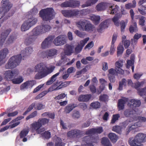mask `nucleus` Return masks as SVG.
Returning <instances> with one entry per match:
<instances>
[{
  "label": "nucleus",
  "mask_w": 146,
  "mask_h": 146,
  "mask_svg": "<svg viewBox=\"0 0 146 146\" xmlns=\"http://www.w3.org/2000/svg\"><path fill=\"white\" fill-rule=\"evenodd\" d=\"M51 29V27L50 25L42 24L34 29L33 30V32L34 35H38L49 31Z\"/></svg>",
  "instance_id": "obj_6"
},
{
  "label": "nucleus",
  "mask_w": 146,
  "mask_h": 146,
  "mask_svg": "<svg viewBox=\"0 0 146 146\" xmlns=\"http://www.w3.org/2000/svg\"><path fill=\"white\" fill-rule=\"evenodd\" d=\"M110 3L107 2H102L98 4L96 7V9L98 11L104 10L106 8L110 7Z\"/></svg>",
  "instance_id": "obj_16"
},
{
  "label": "nucleus",
  "mask_w": 146,
  "mask_h": 146,
  "mask_svg": "<svg viewBox=\"0 0 146 146\" xmlns=\"http://www.w3.org/2000/svg\"><path fill=\"white\" fill-rule=\"evenodd\" d=\"M94 26L90 22L88 21L86 25L84 27V30L87 32L92 31Z\"/></svg>",
  "instance_id": "obj_34"
},
{
  "label": "nucleus",
  "mask_w": 146,
  "mask_h": 146,
  "mask_svg": "<svg viewBox=\"0 0 146 146\" xmlns=\"http://www.w3.org/2000/svg\"><path fill=\"white\" fill-rule=\"evenodd\" d=\"M83 135L82 131L78 129H74L67 132V136L71 138H77L81 137Z\"/></svg>",
  "instance_id": "obj_9"
},
{
  "label": "nucleus",
  "mask_w": 146,
  "mask_h": 146,
  "mask_svg": "<svg viewBox=\"0 0 146 146\" xmlns=\"http://www.w3.org/2000/svg\"><path fill=\"white\" fill-rule=\"evenodd\" d=\"M37 115V111H35L31 113L26 118V120H28L31 118H33L36 116Z\"/></svg>",
  "instance_id": "obj_55"
},
{
  "label": "nucleus",
  "mask_w": 146,
  "mask_h": 146,
  "mask_svg": "<svg viewBox=\"0 0 146 146\" xmlns=\"http://www.w3.org/2000/svg\"><path fill=\"white\" fill-rule=\"evenodd\" d=\"M36 84L35 81L34 80H28L23 83L20 86L21 90L28 89V88H31Z\"/></svg>",
  "instance_id": "obj_15"
},
{
  "label": "nucleus",
  "mask_w": 146,
  "mask_h": 146,
  "mask_svg": "<svg viewBox=\"0 0 146 146\" xmlns=\"http://www.w3.org/2000/svg\"><path fill=\"white\" fill-rule=\"evenodd\" d=\"M136 111L132 108H129L125 110L124 111V116L127 117H132L135 115Z\"/></svg>",
  "instance_id": "obj_18"
},
{
  "label": "nucleus",
  "mask_w": 146,
  "mask_h": 146,
  "mask_svg": "<svg viewBox=\"0 0 146 146\" xmlns=\"http://www.w3.org/2000/svg\"><path fill=\"white\" fill-rule=\"evenodd\" d=\"M35 106V103H33L30 106H29L27 110L23 113V115H26L29 112L33 109Z\"/></svg>",
  "instance_id": "obj_56"
},
{
  "label": "nucleus",
  "mask_w": 146,
  "mask_h": 146,
  "mask_svg": "<svg viewBox=\"0 0 146 146\" xmlns=\"http://www.w3.org/2000/svg\"><path fill=\"white\" fill-rule=\"evenodd\" d=\"M108 21L107 20L102 22L100 25L99 28L97 29V31L98 32L101 33L104 29L108 27Z\"/></svg>",
  "instance_id": "obj_20"
},
{
  "label": "nucleus",
  "mask_w": 146,
  "mask_h": 146,
  "mask_svg": "<svg viewBox=\"0 0 146 146\" xmlns=\"http://www.w3.org/2000/svg\"><path fill=\"white\" fill-rule=\"evenodd\" d=\"M0 10L5 13L8 12L13 6V4L9 0H2Z\"/></svg>",
  "instance_id": "obj_7"
},
{
  "label": "nucleus",
  "mask_w": 146,
  "mask_h": 146,
  "mask_svg": "<svg viewBox=\"0 0 146 146\" xmlns=\"http://www.w3.org/2000/svg\"><path fill=\"white\" fill-rule=\"evenodd\" d=\"M23 79L22 77L13 79L12 80V83L14 84H19L22 82L23 81Z\"/></svg>",
  "instance_id": "obj_46"
},
{
  "label": "nucleus",
  "mask_w": 146,
  "mask_h": 146,
  "mask_svg": "<svg viewBox=\"0 0 146 146\" xmlns=\"http://www.w3.org/2000/svg\"><path fill=\"white\" fill-rule=\"evenodd\" d=\"M112 130L117 133L120 134L121 132V127L120 126H115L113 127Z\"/></svg>",
  "instance_id": "obj_47"
},
{
  "label": "nucleus",
  "mask_w": 146,
  "mask_h": 146,
  "mask_svg": "<svg viewBox=\"0 0 146 146\" xmlns=\"http://www.w3.org/2000/svg\"><path fill=\"white\" fill-rule=\"evenodd\" d=\"M127 22L126 23L124 21H121L120 23V29L121 32H124L126 26Z\"/></svg>",
  "instance_id": "obj_49"
},
{
  "label": "nucleus",
  "mask_w": 146,
  "mask_h": 146,
  "mask_svg": "<svg viewBox=\"0 0 146 146\" xmlns=\"http://www.w3.org/2000/svg\"><path fill=\"white\" fill-rule=\"evenodd\" d=\"M145 17L143 16H140V17L139 18V24L140 25L142 26L145 25Z\"/></svg>",
  "instance_id": "obj_52"
},
{
  "label": "nucleus",
  "mask_w": 146,
  "mask_h": 146,
  "mask_svg": "<svg viewBox=\"0 0 146 146\" xmlns=\"http://www.w3.org/2000/svg\"><path fill=\"white\" fill-rule=\"evenodd\" d=\"M31 127L32 129L35 130L36 133L38 134H40L45 130L44 128H40L41 127V125L38 122V121L32 123L31 125Z\"/></svg>",
  "instance_id": "obj_12"
},
{
  "label": "nucleus",
  "mask_w": 146,
  "mask_h": 146,
  "mask_svg": "<svg viewBox=\"0 0 146 146\" xmlns=\"http://www.w3.org/2000/svg\"><path fill=\"white\" fill-rule=\"evenodd\" d=\"M19 74L17 70H14L12 71L8 70L5 72L4 73L5 78L7 80H10L15 76H16Z\"/></svg>",
  "instance_id": "obj_10"
},
{
  "label": "nucleus",
  "mask_w": 146,
  "mask_h": 146,
  "mask_svg": "<svg viewBox=\"0 0 146 146\" xmlns=\"http://www.w3.org/2000/svg\"><path fill=\"white\" fill-rule=\"evenodd\" d=\"M9 53L7 48H5L0 51V64H1L2 61L6 56Z\"/></svg>",
  "instance_id": "obj_25"
},
{
  "label": "nucleus",
  "mask_w": 146,
  "mask_h": 146,
  "mask_svg": "<svg viewBox=\"0 0 146 146\" xmlns=\"http://www.w3.org/2000/svg\"><path fill=\"white\" fill-rule=\"evenodd\" d=\"M138 140L136 139V137L134 138H130L129 140V143L131 146H141V143H139Z\"/></svg>",
  "instance_id": "obj_22"
},
{
  "label": "nucleus",
  "mask_w": 146,
  "mask_h": 146,
  "mask_svg": "<svg viewBox=\"0 0 146 146\" xmlns=\"http://www.w3.org/2000/svg\"><path fill=\"white\" fill-rule=\"evenodd\" d=\"M88 21L86 20H80L76 23V24L79 27L84 29Z\"/></svg>",
  "instance_id": "obj_30"
},
{
  "label": "nucleus",
  "mask_w": 146,
  "mask_h": 146,
  "mask_svg": "<svg viewBox=\"0 0 146 146\" xmlns=\"http://www.w3.org/2000/svg\"><path fill=\"white\" fill-rule=\"evenodd\" d=\"M129 101H118L117 104V108L118 110H123L125 108V104Z\"/></svg>",
  "instance_id": "obj_38"
},
{
  "label": "nucleus",
  "mask_w": 146,
  "mask_h": 146,
  "mask_svg": "<svg viewBox=\"0 0 146 146\" xmlns=\"http://www.w3.org/2000/svg\"><path fill=\"white\" fill-rule=\"evenodd\" d=\"M73 48L72 46L71 45H66V49L64 50V53L66 55H70L72 53Z\"/></svg>",
  "instance_id": "obj_36"
},
{
  "label": "nucleus",
  "mask_w": 146,
  "mask_h": 146,
  "mask_svg": "<svg viewBox=\"0 0 146 146\" xmlns=\"http://www.w3.org/2000/svg\"><path fill=\"white\" fill-rule=\"evenodd\" d=\"M129 31L131 33H133L134 32L136 33L138 31L137 23L134 22L133 25H131L129 28Z\"/></svg>",
  "instance_id": "obj_31"
},
{
  "label": "nucleus",
  "mask_w": 146,
  "mask_h": 146,
  "mask_svg": "<svg viewBox=\"0 0 146 146\" xmlns=\"http://www.w3.org/2000/svg\"><path fill=\"white\" fill-rule=\"evenodd\" d=\"M38 121L41 125L42 127V125H45L48 124L49 122V119L46 118H41L39 119Z\"/></svg>",
  "instance_id": "obj_44"
},
{
  "label": "nucleus",
  "mask_w": 146,
  "mask_h": 146,
  "mask_svg": "<svg viewBox=\"0 0 146 146\" xmlns=\"http://www.w3.org/2000/svg\"><path fill=\"white\" fill-rule=\"evenodd\" d=\"M108 98V96L106 94L101 95L99 97L100 100H107Z\"/></svg>",
  "instance_id": "obj_59"
},
{
  "label": "nucleus",
  "mask_w": 146,
  "mask_h": 146,
  "mask_svg": "<svg viewBox=\"0 0 146 146\" xmlns=\"http://www.w3.org/2000/svg\"><path fill=\"white\" fill-rule=\"evenodd\" d=\"M11 30L10 29H9L3 32L1 35V42H3L5 40L6 38L9 34L11 32Z\"/></svg>",
  "instance_id": "obj_24"
},
{
  "label": "nucleus",
  "mask_w": 146,
  "mask_h": 146,
  "mask_svg": "<svg viewBox=\"0 0 146 146\" xmlns=\"http://www.w3.org/2000/svg\"><path fill=\"white\" fill-rule=\"evenodd\" d=\"M127 80L125 78H123L121 80V81L119 82V87L118 90H123V86H126Z\"/></svg>",
  "instance_id": "obj_41"
},
{
  "label": "nucleus",
  "mask_w": 146,
  "mask_h": 146,
  "mask_svg": "<svg viewBox=\"0 0 146 146\" xmlns=\"http://www.w3.org/2000/svg\"><path fill=\"white\" fill-rule=\"evenodd\" d=\"M92 97L90 94L81 95L78 98V100H89Z\"/></svg>",
  "instance_id": "obj_32"
},
{
  "label": "nucleus",
  "mask_w": 146,
  "mask_h": 146,
  "mask_svg": "<svg viewBox=\"0 0 146 146\" xmlns=\"http://www.w3.org/2000/svg\"><path fill=\"white\" fill-rule=\"evenodd\" d=\"M89 40V38H86L83 40H81L80 41V45L83 47L85 44Z\"/></svg>",
  "instance_id": "obj_64"
},
{
  "label": "nucleus",
  "mask_w": 146,
  "mask_h": 146,
  "mask_svg": "<svg viewBox=\"0 0 146 146\" xmlns=\"http://www.w3.org/2000/svg\"><path fill=\"white\" fill-rule=\"evenodd\" d=\"M78 105L76 104H73L72 105H69L65 109V112L66 113H70L74 108L76 107Z\"/></svg>",
  "instance_id": "obj_37"
},
{
  "label": "nucleus",
  "mask_w": 146,
  "mask_h": 146,
  "mask_svg": "<svg viewBox=\"0 0 146 146\" xmlns=\"http://www.w3.org/2000/svg\"><path fill=\"white\" fill-rule=\"evenodd\" d=\"M54 69V67L47 69L46 66L43 63L37 64L34 67L35 72H38L35 76V79L39 80L45 77L52 73Z\"/></svg>",
  "instance_id": "obj_1"
},
{
  "label": "nucleus",
  "mask_w": 146,
  "mask_h": 146,
  "mask_svg": "<svg viewBox=\"0 0 146 146\" xmlns=\"http://www.w3.org/2000/svg\"><path fill=\"white\" fill-rule=\"evenodd\" d=\"M80 1L73 0H69L66 1L60 5L62 7H71L73 8L78 7L80 5Z\"/></svg>",
  "instance_id": "obj_8"
},
{
  "label": "nucleus",
  "mask_w": 146,
  "mask_h": 146,
  "mask_svg": "<svg viewBox=\"0 0 146 146\" xmlns=\"http://www.w3.org/2000/svg\"><path fill=\"white\" fill-rule=\"evenodd\" d=\"M54 38L52 36H50L46 38L42 42L41 44V47L42 49H46L49 48Z\"/></svg>",
  "instance_id": "obj_13"
},
{
  "label": "nucleus",
  "mask_w": 146,
  "mask_h": 146,
  "mask_svg": "<svg viewBox=\"0 0 146 146\" xmlns=\"http://www.w3.org/2000/svg\"><path fill=\"white\" fill-rule=\"evenodd\" d=\"M87 10L83 9L81 10L77 9L64 10L61 11L63 15L66 17H80L87 14Z\"/></svg>",
  "instance_id": "obj_2"
},
{
  "label": "nucleus",
  "mask_w": 146,
  "mask_h": 146,
  "mask_svg": "<svg viewBox=\"0 0 146 146\" xmlns=\"http://www.w3.org/2000/svg\"><path fill=\"white\" fill-rule=\"evenodd\" d=\"M102 143L104 146H111V145L110 141L108 138L103 137L101 141Z\"/></svg>",
  "instance_id": "obj_42"
},
{
  "label": "nucleus",
  "mask_w": 146,
  "mask_h": 146,
  "mask_svg": "<svg viewBox=\"0 0 146 146\" xmlns=\"http://www.w3.org/2000/svg\"><path fill=\"white\" fill-rule=\"evenodd\" d=\"M121 67H115V69L116 72L121 74H123L124 73V70L121 68Z\"/></svg>",
  "instance_id": "obj_58"
},
{
  "label": "nucleus",
  "mask_w": 146,
  "mask_h": 146,
  "mask_svg": "<svg viewBox=\"0 0 146 146\" xmlns=\"http://www.w3.org/2000/svg\"><path fill=\"white\" fill-rule=\"evenodd\" d=\"M98 0H87L85 4L82 5V8L88 7L93 5L96 3Z\"/></svg>",
  "instance_id": "obj_28"
},
{
  "label": "nucleus",
  "mask_w": 146,
  "mask_h": 146,
  "mask_svg": "<svg viewBox=\"0 0 146 146\" xmlns=\"http://www.w3.org/2000/svg\"><path fill=\"white\" fill-rule=\"evenodd\" d=\"M65 143L62 142L60 137H57L55 141V146H65Z\"/></svg>",
  "instance_id": "obj_39"
},
{
  "label": "nucleus",
  "mask_w": 146,
  "mask_h": 146,
  "mask_svg": "<svg viewBox=\"0 0 146 146\" xmlns=\"http://www.w3.org/2000/svg\"><path fill=\"white\" fill-rule=\"evenodd\" d=\"M28 18V19L24 22L21 26V29L22 31H25L29 30L37 21L36 18L31 15H29Z\"/></svg>",
  "instance_id": "obj_5"
},
{
  "label": "nucleus",
  "mask_w": 146,
  "mask_h": 146,
  "mask_svg": "<svg viewBox=\"0 0 146 146\" xmlns=\"http://www.w3.org/2000/svg\"><path fill=\"white\" fill-rule=\"evenodd\" d=\"M53 43L56 46L62 45L66 43V38L64 35H60L55 38Z\"/></svg>",
  "instance_id": "obj_11"
},
{
  "label": "nucleus",
  "mask_w": 146,
  "mask_h": 146,
  "mask_svg": "<svg viewBox=\"0 0 146 146\" xmlns=\"http://www.w3.org/2000/svg\"><path fill=\"white\" fill-rule=\"evenodd\" d=\"M91 107L94 109H97L100 108V102L98 101H96L92 103L90 105Z\"/></svg>",
  "instance_id": "obj_50"
},
{
  "label": "nucleus",
  "mask_w": 146,
  "mask_h": 146,
  "mask_svg": "<svg viewBox=\"0 0 146 146\" xmlns=\"http://www.w3.org/2000/svg\"><path fill=\"white\" fill-rule=\"evenodd\" d=\"M36 108L38 110H41L45 108V106L41 104H38L35 106Z\"/></svg>",
  "instance_id": "obj_63"
},
{
  "label": "nucleus",
  "mask_w": 146,
  "mask_h": 146,
  "mask_svg": "<svg viewBox=\"0 0 146 146\" xmlns=\"http://www.w3.org/2000/svg\"><path fill=\"white\" fill-rule=\"evenodd\" d=\"M136 139L138 140L139 142L141 143L146 141V134L139 133L135 136Z\"/></svg>",
  "instance_id": "obj_21"
},
{
  "label": "nucleus",
  "mask_w": 146,
  "mask_h": 146,
  "mask_svg": "<svg viewBox=\"0 0 146 146\" xmlns=\"http://www.w3.org/2000/svg\"><path fill=\"white\" fill-rule=\"evenodd\" d=\"M39 14L43 21H48L53 19L55 15V12L52 8H48L42 9L40 11Z\"/></svg>",
  "instance_id": "obj_3"
},
{
  "label": "nucleus",
  "mask_w": 146,
  "mask_h": 146,
  "mask_svg": "<svg viewBox=\"0 0 146 146\" xmlns=\"http://www.w3.org/2000/svg\"><path fill=\"white\" fill-rule=\"evenodd\" d=\"M110 7H109L108 8L110 9L111 10V11L110 14H114L117 13L119 9V7L116 5L114 6V5H111L110 4Z\"/></svg>",
  "instance_id": "obj_35"
},
{
  "label": "nucleus",
  "mask_w": 146,
  "mask_h": 146,
  "mask_svg": "<svg viewBox=\"0 0 146 146\" xmlns=\"http://www.w3.org/2000/svg\"><path fill=\"white\" fill-rule=\"evenodd\" d=\"M80 113L78 111H76L74 112L72 117L74 118L78 119L80 117Z\"/></svg>",
  "instance_id": "obj_60"
},
{
  "label": "nucleus",
  "mask_w": 146,
  "mask_h": 146,
  "mask_svg": "<svg viewBox=\"0 0 146 146\" xmlns=\"http://www.w3.org/2000/svg\"><path fill=\"white\" fill-rule=\"evenodd\" d=\"M120 115L118 114L113 115L111 120V123H115L117 120L118 119Z\"/></svg>",
  "instance_id": "obj_54"
},
{
  "label": "nucleus",
  "mask_w": 146,
  "mask_h": 146,
  "mask_svg": "<svg viewBox=\"0 0 146 146\" xmlns=\"http://www.w3.org/2000/svg\"><path fill=\"white\" fill-rule=\"evenodd\" d=\"M124 47L122 45L119 44L117 48V52L118 57L121 55L124 51Z\"/></svg>",
  "instance_id": "obj_43"
},
{
  "label": "nucleus",
  "mask_w": 146,
  "mask_h": 146,
  "mask_svg": "<svg viewBox=\"0 0 146 146\" xmlns=\"http://www.w3.org/2000/svg\"><path fill=\"white\" fill-rule=\"evenodd\" d=\"M91 19L94 23L96 25L99 23L100 18V16L94 15L91 17Z\"/></svg>",
  "instance_id": "obj_40"
},
{
  "label": "nucleus",
  "mask_w": 146,
  "mask_h": 146,
  "mask_svg": "<svg viewBox=\"0 0 146 146\" xmlns=\"http://www.w3.org/2000/svg\"><path fill=\"white\" fill-rule=\"evenodd\" d=\"M142 35L141 34H138L136 33L133 36V39H131V41H134V43L137 42L138 40L141 37Z\"/></svg>",
  "instance_id": "obj_48"
},
{
  "label": "nucleus",
  "mask_w": 146,
  "mask_h": 146,
  "mask_svg": "<svg viewBox=\"0 0 146 146\" xmlns=\"http://www.w3.org/2000/svg\"><path fill=\"white\" fill-rule=\"evenodd\" d=\"M65 69V68L64 67H61L59 70V72L53 75L50 78V79L47 82L46 85H49L54 82L56 79V77L59 74L60 72H63Z\"/></svg>",
  "instance_id": "obj_17"
},
{
  "label": "nucleus",
  "mask_w": 146,
  "mask_h": 146,
  "mask_svg": "<svg viewBox=\"0 0 146 146\" xmlns=\"http://www.w3.org/2000/svg\"><path fill=\"white\" fill-rule=\"evenodd\" d=\"M93 137L92 136H87L84 137V141L87 143H96L97 142V137L96 138H95L94 139H93Z\"/></svg>",
  "instance_id": "obj_23"
},
{
  "label": "nucleus",
  "mask_w": 146,
  "mask_h": 146,
  "mask_svg": "<svg viewBox=\"0 0 146 146\" xmlns=\"http://www.w3.org/2000/svg\"><path fill=\"white\" fill-rule=\"evenodd\" d=\"M28 131L27 130H23L20 133V136L21 138H23L25 137L27 134Z\"/></svg>",
  "instance_id": "obj_57"
},
{
  "label": "nucleus",
  "mask_w": 146,
  "mask_h": 146,
  "mask_svg": "<svg viewBox=\"0 0 146 146\" xmlns=\"http://www.w3.org/2000/svg\"><path fill=\"white\" fill-rule=\"evenodd\" d=\"M42 137L46 139H48L51 137V133L48 131H45L44 132L41 134Z\"/></svg>",
  "instance_id": "obj_51"
},
{
  "label": "nucleus",
  "mask_w": 146,
  "mask_h": 146,
  "mask_svg": "<svg viewBox=\"0 0 146 146\" xmlns=\"http://www.w3.org/2000/svg\"><path fill=\"white\" fill-rule=\"evenodd\" d=\"M146 87L145 88L140 89L138 90V92L139 94L141 96H142L143 95H145L146 93Z\"/></svg>",
  "instance_id": "obj_53"
},
{
  "label": "nucleus",
  "mask_w": 146,
  "mask_h": 146,
  "mask_svg": "<svg viewBox=\"0 0 146 146\" xmlns=\"http://www.w3.org/2000/svg\"><path fill=\"white\" fill-rule=\"evenodd\" d=\"M21 54H18L13 56L9 60L5 66L6 69H12L15 68L19 65L21 60Z\"/></svg>",
  "instance_id": "obj_4"
},
{
  "label": "nucleus",
  "mask_w": 146,
  "mask_h": 146,
  "mask_svg": "<svg viewBox=\"0 0 146 146\" xmlns=\"http://www.w3.org/2000/svg\"><path fill=\"white\" fill-rule=\"evenodd\" d=\"M122 16V15L120 13H117L112 18V21L113 22L115 25L116 26H119V23L118 21L119 19Z\"/></svg>",
  "instance_id": "obj_27"
},
{
  "label": "nucleus",
  "mask_w": 146,
  "mask_h": 146,
  "mask_svg": "<svg viewBox=\"0 0 146 146\" xmlns=\"http://www.w3.org/2000/svg\"><path fill=\"white\" fill-rule=\"evenodd\" d=\"M35 36L36 35H34L33 33V35L30 36L26 39L25 43L26 45H29L34 42L35 39Z\"/></svg>",
  "instance_id": "obj_29"
},
{
  "label": "nucleus",
  "mask_w": 146,
  "mask_h": 146,
  "mask_svg": "<svg viewBox=\"0 0 146 146\" xmlns=\"http://www.w3.org/2000/svg\"><path fill=\"white\" fill-rule=\"evenodd\" d=\"M108 137L111 141L113 143H115L118 138V136L115 134L113 133H109Z\"/></svg>",
  "instance_id": "obj_33"
},
{
  "label": "nucleus",
  "mask_w": 146,
  "mask_h": 146,
  "mask_svg": "<svg viewBox=\"0 0 146 146\" xmlns=\"http://www.w3.org/2000/svg\"><path fill=\"white\" fill-rule=\"evenodd\" d=\"M128 105L131 108L139 107L141 104V101H129Z\"/></svg>",
  "instance_id": "obj_26"
},
{
  "label": "nucleus",
  "mask_w": 146,
  "mask_h": 146,
  "mask_svg": "<svg viewBox=\"0 0 146 146\" xmlns=\"http://www.w3.org/2000/svg\"><path fill=\"white\" fill-rule=\"evenodd\" d=\"M57 50L55 49H52L43 52L42 54V56L43 58L54 56L56 54Z\"/></svg>",
  "instance_id": "obj_14"
},
{
  "label": "nucleus",
  "mask_w": 146,
  "mask_h": 146,
  "mask_svg": "<svg viewBox=\"0 0 146 146\" xmlns=\"http://www.w3.org/2000/svg\"><path fill=\"white\" fill-rule=\"evenodd\" d=\"M51 88H49L48 90V91H44L40 93L39 94L38 96H37L36 98L35 99L36 100H37L39 99L40 98H41L43 96H44L45 95H46L47 93L50 91V89H51Z\"/></svg>",
  "instance_id": "obj_45"
},
{
  "label": "nucleus",
  "mask_w": 146,
  "mask_h": 146,
  "mask_svg": "<svg viewBox=\"0 0 146 146\" xmlns=\"http://www.w3.org/2000/svg\"><path fill=\"white\" fill-rule=\"evenodd\" d=\"M33 51V48L31 47H27L25 48V50H22L21 53L19 54H21V59L23 56L24 57L29 55Z\"/></svg>",
  "instance_id": "obj_19"
},
{
  "label": "nucleus",
  "mask_w": 146,
  "mask_h": 146,
  "mask_svg": "<svg viewBox=\"0 0 146 146\" xmlns=\"http://www.w3.org/2000/svg\"><path fill=\"white\" fill-rule=\"evenodd\" d=\"M115 75H108V78L109 80L111 83H114L115 81Z\"/></svg>",
  "instance_id": "obj_62"
},
{
  "label": "nucleus",
  "mask_w": 146,
  "mask_h": 146,
  "mask_svg": "<svg viewBox=\"0 0 146 146\" xmlns=\"http://www.w3.org/2000/svg\"><path fill=\"white\" fill-rule=\"evenodd\" d=\"M95 134H100L103 131L102 127H99L97 128H94Z\"/></svg>",
  "instance_id": "obj_61"
}]
</instances>
